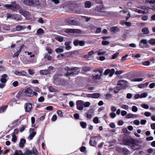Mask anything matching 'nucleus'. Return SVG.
Listing matches in <instances>:
<instances>
[{"label":"nucleus","mask_w":155,"mask_h":155,"mask_svg":"<svg viewBox=\"0 0 155 155\" xmlns=\"http://www.w3.org/2000/svg\"><path fill=\"white\" fill-rule=\"evenodd\" d=\"M150 126L152 129H155V123L151 124Z\"/></svg>","instance_id":"obj_64"},{"label":"nucleus","mask_w":155,"mask_h":155,"mask_svg":"<svg viewBox=\"0 0 155 155\" xmlns=\"http://www.w3.org/2000/svg\"><path fill=\"white\" fill-rule=\"evenodd\" d=\"M143 78H137V79H134L131 80V81H134V82H136V81H138V82H140L141 81H142L143 80Z\"/></svg>","instance_id":"obj_37"},{"label":"nucleus","mask_w":155,"mask_h":155,"mask_svg":"<svg viewBox=\"0 0 155 155\" xmlns=\"http://www.w3.org/2000/svg\"><path fill=\"white\" fill-rule=\"evenodd\" d=\"M57 117L56 115H54L52 117V118H51V120L53 121H54L57 120Z\"/></svg>","instance_id":"obj_55"},{"label":"nucleus","mask_w":155,"mask_h":155,"mask_svg":"<svg viewBox=\"0 0 155 155\" xmlns=\"http://www.w3.org/2000/svg\"><path fill=\"white\" fill-rule=\"evenodd\" d=\"M124 72V71L122 70L117 71V75H119Z\"/></svg>","instance_id":"obj_58"},{"label":"nucleus","mask_w":155,"mask_h":155,"mask_svg":"<svg viewBox=\"0 0 155 155\" xmlns=\"http://www.w3.org/2000/svg\"><path fill=\"white\" fill-rule=\"evenodd\" d=\"M97 10L98 12L102 13H103L101 14L102 15H106V12L105 11H104V10H103L102 9H101L100 10H98L97 9Z\"/></svg>","instance_id":"obj_44"},{"label":"nucleus","mask_w":155,"mask_h":155,"mask_svg":"<svg viewBox=\"0 0 155 155\" xmlns=\"http://www.w3.org/2000/svg\"><path fill=\"white\" fill-rule=\"evenodd\" d=\"M17 138L15 134H13L12 136V141L15 143L17 140Z\"/></svg>","instance_id":"obj_39"},{"label":"nucleus","mask_w":155,"mask_h":155,"mask_svg":"<svg viewBox=\"0 0 155 155\" xmlns=\"http://www.w3.org/2000/svg\"><path fill=\"white\" fill-rule=\"evenodd\" d=\"M4 7L11 9L13 12L16 11L17 10L20 8L19 5L17 4L15 1L12 2L10 4H6L3 5Z\"/></svg>","instance_id":"obj_2"},{"label":"nucleus","mask_w":155,"mask_h":155,"mask_svg":"<svg viewBox=\"0 0 155 155\" xmlns=\"http://www.w3.org/2000/svg\"><path fill=\"white\" fill-rule=\"evenodd\" d=\"M65 70L68 71L66 75L67 77H69L70 75L74 74H76L80 72L79 68L78 67H75L73 69H70L68 67H66Z\"/></svg>","instance_id":"obj_3"},{"label":"nucleus","mask_w":155,"mask_h":155,"mask_svg":"<svg viewBox=\"0 0 155 155\" xmlns=\"http://www.w3.org/2000/svg\"><path fill=\"white\" fill-rule=\"evenodd\" d=\"M141 107H142L146 109H147L149 107V106L148 105L144 104L141 105Z\"/></svg>","instance_id":"obj_46"},{"label":"nucleus","mask_w":155,"mask_h":155,"mask_svg":"<svg viewBox=\"0 0 155 155\" xmlns=\"http://www.w3.org/2000/svg\"><path fill=\"white\" fill-rule=\"evenodd\" d=\"M53 82L56 85H64L66 83L65 80L61 79L57 75L54 76Z\"/></svg>","instance_id":"obj_6"},{"label":"nucleus","mask_w":155,"mask_h":155,"mask_svg":"<svg viewBox=\"0 0 155 155\" xmlns=\"http://www.w3.org/2000/svg\"><path fill=\"white\" fill-rule=\"evenodd\" d=\"M148 43L152 45H155V39L152 38L148 41Z\"/></svg>","instance_id":"obj_32"},{"label":"nucleus","mask_w":155,"mask_h":155,"mask_svg":"<svg viewBox=\"0 0 155 155\" xmlns=\"http://www.w3.org/2000/svg\"><path fill=\"white\" fill-rule=\"evenodd\" d=\"M57 114L60 117H62L63 116L62 111L60 110H58L57 111Z\"/></svg>","instance_id":"obj_45"},{"label":"nucleus","mask_w":155,"mask_h":155,"mask_svg":"<svg viewBox=\"0 0 155 155\" xmlns=\"http://www.w3.org/2000/svg\"><path fill=\"white\" fill-rule=\"evenodd\" d=\"M104 143L103 142H102L101 143H99L98 144V147L100 149L102 148V147L103 146L104 144Z\"/></svg>","instance_id":"obj_51"},{"label":"nucleus","mask_w":155,"mask_h":155,"mask_svg":"<svg viewBox=\"0 0 155 155\" xmlns=\"http://www.w3.org/2000/svg\"><path fill=\"white\" fill-rule=\"evenodd\" d=\"M45 100L44 98L43 97H41L38 99V101L39 102H43Z\"/></svg>","instance_id":"obj_53"},{"label":"nucleus","mask_w":155,"mask_h":155,"mask_svg":"<svg viewBox=\"0 0 155 155\" xmlns=\"http://www.w3.org/2000/svg\"><path fill=\"white\" fill-rule=\"evenodd\" d=\"M71 44V42L70 41H67L65 43V45H66V49L68 50H69L71 48V47L70 45Z\"/></svg>","instance_id":"obj_21"},{"label":"nucleus","mask_w":155,"mask_h":155,"mask_svg":"<svg viewBox=\"0 0 155 155\" xmlns=\"http://www.w3.org/2000/svg\"><path fill=\"white\" fill-rule=\"evenodd\" d=\"M80 125L83 128H85L86 127L87 124L86 122L81 121L80 122Z\"/></svg>","instance_id":"obj_33"},{"label":"nucleus","mask_w":155,"mask_h":155,"mask_svg":"<svg viewBox=\"0 0 155 155\" xmlns=\"http://www.w3.org/2000/svg\"><path fill=\"white\" fill-rule=\"evenodd\" d=\"M136 11L138 13H141L142 14H143L145 13L144 11L140 9L138 10L137 9L136 10Z\"/></svg>","instance_id":"obj_50"},{"label":"nucleus","mask_w":155,"mask_h":155,"mask_svg":"<svg viewBox=\"0 0 155 155\" xmlns=\"http://www.w3.org/2000/svg\"><path fill=\"white\" fill-rule=\"evenodd\" d=\"M40 73L41 74L44 75L49 74V72L47 70H41L40 71Z\"/></svg>","instance_id":"obj_30"},{"label":"nucleus","mask_w":155,"mask_h":155,"mask_svg":"<svg viewBox=\"0 0 155 155\" xmlns=\"http://www.w3.org/2000/svg\"><path fill=\"white\" fill-rule=\"evenodd\" d=\"M99 139V137L97 136H94L91 138L89 141L90 145L93 147H96L97 141Z\"/></svg>","instance_id":"obj_7"},{"label":"nucleus","mask_w":155,"mask_h":155,"mask_svg":"<svg viewBox=\"0 0 155 155\" xmlns=\"http://www.w3.org/2000/svg\"><path fill=\"white\" fill-rule=\"evenodd\" d=\"M69 22L70 25H74L75 24L76 21L75 18H72L69 19Z\"/></svg>","instance_id":"obj_25"},{"label":"nucleus","mask_w":155,"mask_h":155,"mask_svg":"<svg viewBox=\"0 0 155 155\" xmlns=\"http://www.w3.org/2000/svg\"><path fill=\"white\" fill-rule=\"evenodd\" d=\"M7 77V76L6 74H4L2 75L1 76V81L2 83H5L7 82V80L6 78Z\"/></svg>","instance_id":"obj_17"},{"label":"nucleus","mask_w":155,"mask_h":155,"mask_svg":"<svg viewBox=\"0 0 155 155\" xmlns=\"http://www.w3.org/2000/svg\"><path fill=\"white\" fill-rule=\"evenodd\" d=\"M128 87V82L125 80L119 81L117 83V90L120 91Z\"/></svg>","instance_id":"obj_5"},{"label":"nucleus","mask_w":155,"mask_h":155,"mask_svg":"<svg viewBox=\"0 0 155 155\" xmlns=\"http://www.w3.org/2000/svg\"><path fill=\"white\" fill-rule=\"evenodd\" d=\"M125 24L128 27H130L131 26V23L130 22L125 21Z\"/></svg>","instance_id":"obj_49"},{"label":"nucleus","mask_w":155,"mask_h":155,"mask_svg":"<svg viewBox=\"0 0 155 155\" xmlns=\"http://www.w3.org/2000/svg\"><path fill=\"white\" fill-rule=\"evenodd\" d=\"M148 42V41L147 40L145 39H141L140 41V43H142L143 45H147ZM139 46L140 47H141V48H143V47L141 46V44L140 43L139 44Z\"/></svg>","instance_id":"obj_19"},{"label":"nucleus","mask_w":155,"mask_h":155,"mask_svg":"<svg viewBox=\"0 0 155 155\" xmlns=\"http://www.w3.org/2000/svg\"><path fill=\"white\" fill-rule=\"evenodd\" d=\"M36 134V132L35 131H33L31 133L28 137V139L29 140H31L33 138Z\"/></svg>","instance_id":"obj_23"},{"label":"nucleus","mask_w":155,"mask_h":155,"mask_svg":"<svg viewBox=\"0 0 155 155\" xmlns=\"http://www.w3.org/2000/svg\"><path fill=\"white\" fill-rule=\"evenodd\" d=\"M122 142L124 144L128 145L131 149L134 150L139 149L141 146L140 145L141 142L128 136L124 137Z\"/></svg>","instance_id":"obj_1"},{"label":"nucleus","mask_w":155,"mask_h":155,"mask_svg":"<svg viewBox=\"0 0 155 155\" xmlns=\"http://www.w3.org/2000/svg\"><path fill=\"white\" fill-rule=\"evenodd\" d=\"M18 12L20 14L24 16L27 19L29 18L31 14L28 11L24 10L22 8H20Z\"/></svg>","instance_id":"obj_8"},{"label":"nucleus","mask_w":155,"mask_h":155,"mask_svg":"<svg viewBox=\"0 0 155 155\" xmlns=\"http://www.w3.org/2000/svg\"><path fill=\"white\" fill-rule=\"evenodd\" d=\"M28 72L29 74L31 75H33L35 73V71L34 70L28 69Z\"/></svg>","instance_id":"obj_40"},{"label":"nucleus","mask_w":155,"mask_h":155,"mask_svg":"<svg viewBox=\"0 0 155 155\" xmlns=\"http://www.w3.org/2000/svg\"><path fill=\"white\" fill-rule=\"evenodd\" d=\"M20 51H20L19 50L18 51H17L14 54V57H18Z\"/></svg>","instance_id":"obj_57"},{"label":"nucleus","mask_w":155,"mask_h":155,"mask_svg":"<svg viewBox=\"0 0 155 155\" xmlns=\"http://www.w3.org/2000/svg\"><path fill=\"white\" fill-rule=\"evenodd\" d=\"M94 56V53L93 51H91L89 52L88 54L86 55L84 57L87 59L91 58L93 57Z\"/></svg>","instance_id":"obj_16"},{"label":"nucleus","mask_w":155,"mask_h":155,"mask_svg":"<svg viewBox=\"0 0 155 155\" xmlns=\"http://www.w3.org/2000/svg\"><path fill=\"white\" fill-rule=\"evenodd\" d=\"M137 117V115L133 114L131 113H129L126 115V118L127 119H129L131 118L136 117Z\"/></svg>","instance_id":"obj_24"},{"label":"nucleus","mask_w":155,"mask_h":155,"mask_svg":"<svg viewBox=\"0 0 155 155\" xmlns=\"http://www.w3.org/2000/svg\"><path fill=\"white\" fill-rule=\"evenodd\" d=\"M27 73L24 71H15V74L17 75L25 76Z\"/></svg>","instance_id":"obj_15"},{"label":"nucleus","mask_w":155,"mask_h":155,"mask_svg":"<svg viewBox=\"0 0 155 155\" xmlns=\"http://www.w3.org/2000/svg\"><path fill=\"white\" fill-rule=\"evenodd\" d=\"M142 31L143 32L144 34H148L149 33V30L147 28H144L142 29Z\"/></svg>","instance_id":"obj_27"},{"label":"nucleus","mask_w":155,"mask_h":155,"mask_svg":"<svg viewBox=\"0 0 155 155\" xmlns=\"http://www.w3.org/2000/svg\"><path fill=\"white\" fill-rule=\"evenodd\" d=\"M147 94L146 93H145L142 94L140 96V98L145 97H146L147 96Z\"/></svg>","instance_id":"obj_61"},{"label":"nucleus","mask_w":155,"mask_h":155,"mask_svg":"<svg viewBox=\"0 0 155 155\" xmlns=\"http://www.w3.org/2000/svg\"><path fill=\"white\" fill-rule=\"evenodd\" d=\"M90 104V103L89 102H86L85 103H84V107H89Z\"/></svg>","instance_id":"obj_48"},{"label":"nucleus","mask_w":155,"mask_h":155,"mask_svg":"<svg viewBox=\"0 0 155 155\" xmlns=\"http://www.w3.org/2000/svg\"><path fill=\"white\" fill-rule=\"evenodd\" d=\"M32 152H33V154H34L35 155H38V150L36 149V148H33L32 149Z\"/></svg>","instance_id":"obj_38"},{"label":"nucleus","mask_w":155,"mask_h":155,"mask_svg":"<svg viewBox=\"0 0 155 155\" xmlns=\"http://www.w3.org/2000/svg\"><path fill=\"white\" fill-rule=\"evenodd\" d=\"M148 82L146 83L145 84H139L138 87L140 88H143L147 86L148 84Z\"/></svg>","instance_id":"obj_34"},{"label":"nucleus","mask_w":155,"mask_h":155,"mask_svg":"<svg viewBox=\"0 0 155 155\" xmlns=\"http://www.w3.org/2000/svg\"><path fill=\"white\" fill-rule=\"evenodd\" d=\"M55 39L60 42H62L63 41L64 38L62 36H59L55 37Z\"/></svg>","instance_id":"obj_29"},{"label":"nucleus","mask_w":155,"mask_h":155,"mask_svg":"<svg viewBox=\"0 0 155 155\" xmlns=\"http://www.w3.org/2000/svg\"><path fill=\"white\" fill-rule=\"evenodd\" d=\"M109 42L107 41H103L102 42V44L104 45H107L109 44Z\"/></svg>","instance_id":"obj_52"},{"label":"nucleus","mask_w":155,"mask_h":155,"mask_svg":"<svg viewBox=\"0 0 155 155\" xmlns=\"http://www.w3.org/2000/svg\"><path fill=\"white\" fill-rule=\"evenodd\" d=\"M25 94L26 96H33L34 95L37 96L38 93L33 91L30 88H27L25 91Z\"/></svg>","instance_id":"obj_9"},{"label":"nucleus","mask_w":155,"mask_h":155,"mask_svg":"<svg viewBox=\"0 0 155 155\" xmlns=\"http://www.w3.org/2000/svg\"><path fill=\"white\" fill-rule=\"evenodd\" d=\"M23 2L25 5L31 6H36L40 4L39 0H23Z\"/></svg>","instance_id":"obj_4"},{"label":"nucleus","mask_w":155,"mask_h":155,"mask_svg":"<svg viewBox=\"0 0 155 155\" xmlns=\"http://www.w3.org/2000/svg\"><path fill=\"white\" fill-rule=\"evenodd\" d=\"M118 150L119 152H122L124 153L125 155H127L129 153V151L127 149L124 148H120L119 147H117V150Z\"/></svg>","instance_id":"obj_13"},{"label":"nucleus","mask_w":155,"mask_h":155,"mask_svg":"<svg viewBox=\"0 0 155 155\" xmlns=\"http://www.w3.org/2000/svg\"><path fill=\"white\" fill-rule=\"evenodd\" d=\"M116 30V27H113L111 28L110 31L111 32H114Z\"/></svg>","instance_id":"obj_62"},{"label":"nucleus","mask_w":155,"mask_h":155,"mask_svg":"<svg viewBox=\"0 0 155 155\" xmlns=\"http://www.w3.org/2000/svg\"><path fill=\"white\" fill-rule=\"evenodd\" d=\"M37 33L38 35H41L44 33V31L42 28H40L38 29L37 31Z\"/></svg>","instance_id":"obj_35"},{"label":"nucleus","mask_w":155,"mask_h":155,"mask_svg":"<svg viewBox=\"0 0 155 155\" xmlns=\"http://www.w3.org/2000/svg\"><path fill=\"white\" fill-rule=\"evenodd\" d=\"M55 51L58 53L62 52L64 51V50L62 48H57L55 49Z\"/></svg>","instance_id":"obj_36"},{"label":"nucleus","mask_w":155,"mask_h":155,"mask_svg":"<svg viewBox=\"0 0 155 155\" xmlns=\"http://www.w3.org/2000/svg\"><path fill=\"white\" fill-rule=\"evenodd\" d=\"M25 143V140L24 139H22L21 140L19 143V146L21 147H24V145Z\"/></svg>","instance_id":"obj_20"},{"label":"nucleus","mask_w":155,"mask_h":155,"mask_svg":"<svg viewBox=\"0 0 155 155\" xmlns=\"http://www.w3.org/2000/svg\"><path fill=\"white\" fill-rule=\"evenodd\" d=\"M45 109L47 110H52L53 109V107L52 106H49L46 107Z\"/></svg>","instance_id":"obj_59"},{"label":"nucleus","mask_w":155,"mask_h":155,"mask_svg":"<svg viewBox=\"0 0 155 155\" xmlns=\"http://www.w3.org/2000/svg\"><path fill=\"white\" fill-rule=\"evenodd\" d=\"M26 28V27L25 25L21 26L18 25L16 26L15 29L17 31H20L22 29H25Z\"/></svg>","instance_id":"obj_18"},{"label":"nucleus","mask_w":155,"mask_h":155,"mask_svg":"<svg viewBox=\"0 0 155 155\" xmlns=\"http://www.w3.org/2000/svg\"><path fill=\"white\" fill-rule=\"evenodd\" d=\"M100 96V94L97 93H94L92 94H88L87 97H92L94 98H97Z\"/></svg>","instance_id":"obj_14"},{"label":"nucleus","mask_w":155,"mask_h":155,"mask_svg":"<svg viewBox=\"0 0 155 155\" xmlns=\"http://www.w3.org/2000/svg\"><path fill=\"white\" fill-rule=\"evenodd\" d=\"M114 72L115 70L113 68H112L111 69H107L104 71V74L106 75L109 74V76L111 77L113 76Z\"/></svg>","instance_id":"obj_11"},{"label":"nucleus","mask_w":155,"mask_h":155,"mask_svg":"<svg viewBox=\"0 0 155 155\" xmlns=\"http://www.w3.org/2000/svg\"><path fill=\"white\" fill-rule=\"evenodd\" d=\"M84 102L81 100H78L76 102L77 108L79 110H82L83 109Z\"/></svg>","instance_id":"obj_10"},{"label":"nucleus","mask_w":155,"mask_h":155,"mask_svg":"<svg viewBox=\"0 0 155 155\" xmlns=\"http://www.w3.org/2000/svg\"><path fill=\"white\" fill-rule=\"evenodd\" d=\"M147 122V121L145 120H141L140 121V124L142 125L145 124Z\"/></svg>","instance_id":"obj_63"},{"label":"nucleus","mask_w":155,"mask_h":155,"mask_svg":"<svg viewBox=\"0 0 155 155\" xmlns=\"http://www.w3.org/2000/svg\"><path fill=\"white\" fill-rule=\"evenodd\" d=\"M22 18L21 17V16H20L18 17H17L15 16V20H16V21H21L22 20Z\"/></svg>","instance_id":"obj_54"},{"label":"nucleus","mask_w":155,"mask_h":155,"mask_svg":"<svg viewBox=\"0 0 155 155\" xmlns=\"http://www.w3.org/2000/svg\"><path fill=\"white\" fill-rule=\"evenodd\" d=\"M93 122L95 124H97L99 123L98 118L97 117H96L94 118L93 119Z\"/></svg>","instance_id":"obj_42"},{"label":"nucleus","mask_w":155,"mask_h":155,"mask_svg":"<svg viewBox=\"0 0 155 155\" xmlns=\"http://www.w3.org/2000/svg\"><path fill=\"white\" fill-rule=\"evenodd\" d=\"M74 44L75 46H77L79 44V41L77 40L74 41Z\"/></svg>","instance_id":"obj_56"},{"label":"nucleus","mask_w":155,"mask_h":155,"mask_svg":"<svg viewBox=\"0 0 155 155\" xmlns=\"http://www.w3.org/2000/svg\"><path fill=\"white\" fill-rule=\"evenodd\" d=\"M71 52H67L66 53H64L63 54H60V55L61 57L65 56V57H68L71 55Z\"/></svg>","instance_id":"obj_31"},{"label":"nucleus","mask_w":155,"mask_h":155,"mask_svg":"<svg viewBox=\"0 0 155 155\" xmlns=\"http://www.w3.org/2000/svg\"><path fill=\"white\" fill-rule=\"evenodd\" d=\"M15 16L14 15L8 13L7 15V19L11 18L12 19H15Z\"/></svg>","instance_id":"obj_28"},{"label":"nucleus","mask_w":155,"mask_h":155,"mask_svg":"<svg viewBox=\"0 0 155 155\" xmlns=\"http://www.w3.org/2000/svg\"><path fill=\"white\" fill-rule=\"evenodd\" d=\"M132 110L133 112H136L138 110V109L136 106H134L132 107Z\"/></svg>","instance_id":"obj_43"},{"label":"nucleus","mask_w":155,"mask_h":155,"mask_svg":"<svg viewBox=\"0 0 155 155\" xmlns=\"http://www.w3.org/2000/svg\"><path fill=\"white\" fill-rule=\"evenodd\" d=\"M155 1L154 0H147L146 2L149 3L151 5H152L154 4Z\"/></svg>","instance_id":"obj_41"},{"label":"nucleus","mask_w":155,"mask_h":155,"mask_svg":"<svg viewBox=\"0 0 155 155\" xmlns=\"http://www.w3.org/2000/svg\"><path fill=\"white\" fill-rule=\"evenodd\" d=\"M128 55L127 54H126L123 57L121 58V61H124L127 59V58L128 56Z\"/></svg>","instance_id":"obj_47"},{"label":"nucleus","mask_w":155,"mask_h":155,"mask_svg":"<svg viewBox=\"0 0 155 155\" xmlns=\"http://www.w3.org/2000/svg\"><path fill=\"white\" fill-rule=\"evenodd\" d=\"M143 64L144 65L148 66L150 64V62L147 61L143 63Z\"/></svg>","instance_id":"obj_60"},{"label":"nucleus","mask_w":155,"mask_h":155,"mask_svg":"<svg viewBox=\"0 0 155 155\" xmlns=\"http://www.w3.org/2000/svg\"><path fill=\"white\" fill-rule=\"evenodd\" d=\"M8 106V105H5L1 107L0 108V113L4 112L7 109Z\"/></svg>","instance_id":"obj_26"},{"label":"nucleus","mask_w":155,"mask_h":155,"mask_svg":"<svg viewBox=\"0 0 155 155\" xmlns=\"http://www.w3.org/2000/svg\"><path fill=\"white\" fill-rule=\"evenodd\" d=\"M25 111L26 112H29L32 109V104L30 103H27L25 104Z\"/></svg>","instance_id":"obj_12"},{"label":"nucleus","mask_w":155,"mask_h":155,"mask_svg":"<svg viewBox=\"0 0 155 155\" xmlns=\"http://www.w3.org/2000/svg\"><path fill=\"white\" fill-rule=\"evenodd\" d=\"M85 7L86 8H90L92 6V4L91 2L89 1H87L85 2Z\"/></svg>","instance_id":"obj_22"}]
</instances>
